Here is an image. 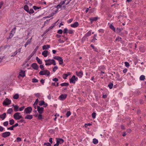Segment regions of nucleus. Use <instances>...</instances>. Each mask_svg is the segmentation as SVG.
I'll return each instance as SVG.
<instances>
[{
    "mask_svg": "<svg viewBox=\"0 0 146 146\" xmlns=\"http://www.w3.org/2000/svg\"><path fill=\"white\" fill-rule=\"evenodd\" d=\"M40 75H47L49 76L50 74V72L49 71L47 70H43L42 71H41L39 73Z\"/></svg>",
    "mask_w": 146,
    "mask_h": 146,
    "instance_id": "f03ea898",
    "label": "nucleus"
},
{
    "mask_svg": "<svg viewBox=\"0 0 146 146\" xmlns=\"http://www.w3.org/2000/svg\"><path fill=\"white\" fill-rule=\"evenodd\" d=\"M76 74L77 76L80 78H81L83 75V73L82 70H80L79 72L76 71Z\"/></svg>",
    "mask_w": 146,
    "mask_h": 146,
    "instance_id": "ddd939ff",
    "label": "nucleus"
},
{
    "mask_svg": "<svg viewBox=\"0 0 146 146\" xmlns=\"http://www.w3.org/2000/svg\"><path fill=\"white\" fill-rule=\"evenodd\" d=\"M56 143L54 144V146H58L59 144H62L63 143L64 140L63 139L60 138H56Z\"/></svg>",
    "mask_w": 146,
    "mask_h": 146,
    "instance_id": "20e7f679",
    "label": "nucleus"
},
{
    "mask_svg": "<svg viewBox=\"0 0 146 146\" xmlns=\"http://www.w3.org/2000/svg\"><path fill=\"white\" fill-rule=\"evenodd\" d=\"M13 111V110L12 108H9L7 110V113L11 114Z\"/></svg>",
    "mask_w": 146,
    "mask_h": 146,
    "instance_id": "cd10ccee",
    "label": "nucleus"
},
{
    "mask_svg": "<svg viewBox=\"0 0 146 146\" xmlns=\"http://www.w3.org/2000/svg\"><path fill=\"white\" fill-rule=\"evenodd\" d=\"M109 27L110 29L113 30L114 32L115 31V29L112 24H110L109 26Z\"/></svg>",
    "mask_w": 146,
    "mask_h": 146,
    "instance_id": "c756f323",
    "label": "nucleus"
},
{
    "mask_svg": "<svg viewBox=\"0 0 146 146\" xmlns=\"http://www.w3.org/2000/svg\"><path fill=\"white\" fill-rule=\"evenodd\" d=\"M139 79L141 80H143L145 79V76L144 75H141L140 76Z\"/></svg>",
    "mask_w": 146,
    "mask_h": 146,
    "instance_id": "473e14b6",
    "label": "nucleus"
},
{
    "mask_svg": "<svg viewBox=\"0 0 146 146\" xmlns=\"http://www.w3.org/2000/svg\"><path fill=\"white\" fill-rule=\"evenodd\" d=\"M19 107L17 105H15L14 106V110L15 111H17L18 110Z\"/></svg>",
    "mask_w": 146,
    "mask_h": 146,
    "instance_id": "a878e982",
    "label": "nucleus"
},
{
    "mask_svg": "<svg viewBox=\"0 0 146 146\" xmlns=\"http://www.w3.org/2000/svg\"><path fill=\"white\" fill-rule=\"evenodd\" d=\"M28 13L30 14H32L34 13V11L33 9H31L29 10V12Z\"/></svg>",
    "mask_w": 146,
    "mask_h": 146,
    "instance_id": "58836bf2",
    "label": "nucleus"
},
{
    "mask_svg": "<svg viewBox=\"0 0 146 146\" xmlns=\"http://www.w3.org/2000/svg\"><path fill=\"white\" fill-rule=\"evenodd\" d=\"M8 124V121H6L5 122L3 123V125L4 126H7Z\"/></svg>",
    "mask_w": 146,
    "mask_h": 146,
    "instance_id": "49530a36",
    "label": "nucleus"
},
{
    "mask_svg": "<svg viewBox=\"0 0 146 146\" xmlns=\"http://www.w3.org/2000/svg\"><path fill=\"white\" fill-rule=\"evenodd\" d=\"M11 103V100L7 98H6L3 101V105L7 106L10 104Z\"/></svg>",
    "mask_w": 146,
    "mask_h": 146,
    "instance_id": "6e6552de",
    "label": "nucleus"
},
{
    "mask_svg": "<svg viewBox=\"0 0 146 146\" xmlns=\"http://www.w3.org/2000/svg\"><path fill=\"white\" fill-rule=\"evenodd\" d=\"M48 51L47 50H44L42 52V55L44 57H46L48 55Z\"/></svg>",
    "mask_w": 146,
    "mask_h": 146,
    "instance_id": "f3484780",
    "label": "nucleus"
},
{
    "mask_svg": "<svg viewBox=\"0 0 146 146\" xmlns=\"http://www.w3.org/2000/svg\"><path fill=\"white\" fill-rule=\"evenodd\" d=\"M14 118L16 120H19L23 118L22 117L21 115V113L19 112H17L13 115Z\"/></svg>",
    "mask_w": 146,
    "mask_h": 146,
    "instance_id": "7ed1b4c3",
    "label": "nucleus"
},
{
    "mask_svg": "<svg viewBox=\"0 0 146 146\" xmlns=\"http://www.w3.org/2000/svg\"><path fill=\"white\" fill-rule=\"evenodd\" d=\"M32 82H38V80L36 78H33L32 79Z\"/></svg>",
    "mask_w": 146,
    "mask_h": 146,
    "instance_id": "37998d69",
    "label": "nucleus"
},
{
    "mask_svg": "<svg viewBox=\"0 0 146 146\" xmlns=\"http://www.w3.org/2000/svg\"><path fill=\"white\" fill-rule=\"evenodd\" d=\"M78 79V78H76L75 76H73L72 77L70 80V83L75 84V83L76 81Z\"/></svg>",
    "mask_w": 146,
    "mask_h": 146,
    "instance_id": "0eeeda50",
    "label": "nucleus"
},
{
    "mask_svg": "<svg viewBox=\"0 0 146 146\" xmlns=\"http://www.w3.org/2000/svg\"><path fill=\"white\" fill-rule=\"evenodd\" d=\"M71 114V113L70 111H68L66 113V115L67 117H69Z\"/></svg>",
    "mask_w": 146,
    "mask_h": 146,
    "instance_id": "a18cd8bd",
    "label": "nucleus"
},
{
    "mask_svg": "<svg viewBox=\"0 0 146 146\" xmlns=\"http://www.w3.org/2000/svg\"><path fill=\"white\" fill-rule=\"evenodd\" d=\"M19 76L24 77L25 76V72L22 70H21L19 73Z\"/></svg>",
    "mask_w": 146,
    "mask_h": 146,
    "instance_id": "dca6fc26",
    "label": "nucleus"
},
{
    "mask_svg": "<svg viewBox=\"0 0 146 146\" xmlns=\"http://www.w3.org/2000/svg\"><path fill=\"white\" fill-rule=\"evenodd\" d=\"M18 52H17V51H15V52H14V55H12L11 56V57H13L15 56L17 54Z\"/></svg>",
    "mask_w": 146,
    "mask_h": 146,
    "instance_id": "13d9d810",
    "label": "nucleus"
},
{
    "mask_svg": "<svg viewBox=\"0 0 146 146\" xmlns=\"http://www.w3.org/2000/svg\"><path fill=\"white\" fill-rule=\"evenodd\" d=\"M32 39V38H31L30 39H28L27 42H26V43L25 44V47H26L31 42V40Z\"/></svg>",
    "mask_w": 146,
    "mask_h": 146,
    "instance_id": "412c9836",
    "label": "nucleus"
},
{
    "mask_svg": "<svg viewBox=\"0 0 146 146\" xmlns=\"http://www.w3.org/2000/svg\"><path fill=\"white\" fill-rule=\"evenodd\" d=\"M50 47V46L49 45H44L42 46V49L43 50L48 49Z\"/></svg>",
    "mask_w": 146,
    "mask_h": 146,
    "instance_id": "6ab92c4d",
    "label": "nucleus"
},
{
    "mask_svg": "<svg viewBox=\"0 0 146 146\" xmlns=\"http://www.w3.org/2000/svg\"><path fill=\"white\" fill-rule=\"evenodd\" d=\"M40 68L42 70H44V66L43 65H40Z\"/></svg>",
    "mask_w": 146,
    "mask_h": 146,
    "instance_id": "864d4df0",
    "label": "nucleus"
},
{
    "mask_svg": "<svg viewBox=\"0 0 146 146\" xmlns=\"http://www.w3.org/2000/svg\"><path fill=\"white\" fill-rule=\"evenodd\" d=\"M67 95L66 94H62L59 97V99L61 100H63L66 98Z\"/></svg>",
    "mask_w": 146,
    "mask_h": 146,
    "instance_id": "f8f14e48",
    "label": "nucleus"
},
{
    "mask_svg": "<svg viewBox=\"0 0 146 146\" xmlns=\"http://www.w3.org/2000/svg\"><path fill=\"white\" fill-rule=\"evenodd\" d=\"M45 62L46 63L45 65L46 66L50 65L53 64L54 65H56L55 61L54 59H48L45 60Z\"/></svg>",
    "mask_w": 146,
    "mask_h": 146,
    "instance_id": "f257e3e1",
    "label": "nucleus"
},
{
    "mask_svg": "<svg viewBox=\"0 0 146 146\" xmlns=\"http://www.w3.org/2000/svg\"><path fill=\"white\" fill-rule=\"evenodd\" d=\"M40 82H41V83L42 84H44V80H43V79H42L40 80Z\"/></svg>",
    "mask_w": 146,
    "mask_h": 146,
    "instance_id": "774afa93",
    "label": "nucleus"
},
{
    "mask_svg": "<svg viewBox=\"0 0 146 146\" xmlns=\"http://www.w3.org/2000/svg\"><path fill=\"white\" fill-rule=\"evenodd\" d=\"M73 21V19H71L67 21V22L68 23H70Z\"/></svg>",
    "mask_w": 146,
    "mask_h": 146,
    "instance_id": "4d7b16f0",
    "label": "nucleus"
},
{
    "mask_svg": "<svg viewBox=\"0 0 146 146\" xmlns=\"http://www.w3.org/2000/svg\"><path fill=\"white\" fill-rule=\"evenodd\" d=\"M58 41L60 43H63L64 42V41L63 40H61V39H60Z\"/></svg>",
    "mask_w": 146,
    "mask_h": 146,
    "instance_id": "338daca9",
    "label": "nucleus"
},
{
    "mask_svg": "<svg viewBox=\"0 0 146 146\" xmlns=\"http://www.w3.org/2000/svg\"><path fill=\"white\" fill-rule=\"evenodd\" d=\"M3 4V3L2 2H0V9H1V8Z\"/></svg>",
    "mask_w": 146,
    "mask_h": 146,
    "instance_id": "69168bd1",
    "label": "nucleus"
},
{
    "mask_svg": "<svg viewBox=\"0 0 146 146\" xmlns=\"http://www.w3.org/2000/svg\"><path fill=\"white\" fill-rule=\"evenodd\" d=\"M18 126V124L17 123H16L14 125H12V127H13V128L14 127H17Z\"/></svg>",
    "mask_w": 146,
    "mask_h": 146,
    "instance_id": "0e129e2a",
    "label": "nucleus"
},
{
    "mask_svg": "<svg viewBox=\"0 0 146 146\" xmlns=\"http://www.w3.org/2000/svg\"><path fill=\"white\" fill-rule=\"evenodd\" d=\"M63 31L61 29H60L58 30V33L59 34H62V33Z\"/></svg>",
    "mask_w": 146,
    "mask_h": 146,
    "instance_id": "8fccbe9b",
    "label": "nucleus"
},
{
    "mask_svg": "<svg viewBox=\"0 0 146 146\" xmlns=\"http://www.w3.org/2000/svg\"><path fill=\"white\" fill-rule=\"evenodd\" d=\"M125 65L127 68H128L129 66V64L127 62H125Z\"/></svg>",
    "mask_w": 146,
    "mask_h": 146,
    "instance_id": "a19ab883",
    "label": "nucleus"
},
{
    "mask_svg": "<svg viewBox=\"0 0 146 146\" xmlns=\"http://www.w3.org/2000/svg\"><path fill=\"white\" fill-rule=\"evenodd\" d=\"M19 121L21 123H25V121L23 119H21Z\"/></svg>",
    "mask_w": 146,
    "mask_h": 146,
    "instance_id": "680f3d73",
    "label": "nucleus"
},
{
    "mask_svg": "<svg viewBox=\"0 0 146 146\" xmlns=\"http://www.w3.org/2000/svg\"><path fill=\"white\" fill-rule=\"evenodd\" d=\"M21 141V138L18 137H17V142H19L20 141Z\"/></svg>",
    "mask_w": 146,
    "mask_h": 146,
    "instance_id": "5fc2aeb1",
    "label": "nucleus"
},
{
    "mask_svg": "<svg viewBox=\"0 0 146 146\" xmlns=\"http://www.w3.org/2000/svg\"><path fill=\"white\" fill-rule=\"evenodd\" d=\"M62 5H61L60 3H59V4L57 5L56 7H55V8H56L57 9L55 10L54 12H52V13L51 14V16H52L54 15V14H56L58 11V10L59 8H60L61 9H62Z\"/></svg>",
    "mask_w": 146,
    "mask_h": 146,
    "instance_id": "423d86ee",
    "label": "nucleus"
},
{
    "mask_svg": "<svg viewBox=\"0 0 146 146\" xmlns=\"http://www.w3.org/2000/svg\"><path fill=\"white\" fill-rule=\"evenodd\" d=\"M36 60L38 64H42V61L38 57H36Z\"/></svg>",
    "mask_w": 146,
    "mask_h": 146,
    "instance_id": "5701e85b",
    "label": "nucleus"
},
{
    "mask_svg": "<svg viewBox=\"0 0 146 146\" xmlns=\"http://www.w3.org/2000/svg\"><path fill=\"white\" fill-rule=\"evenodd\" d=\"M92 116L93 118H95L96 116V113L95 112H93L92 114Z\"/></svg>",
    "mask_w": 146,
    "mask_h": 146,
    "instance_id": "79ce46f5",
    "label": "nucleus"
},
{
    "mask_svg": "<svg viewBox=\"0 0 146 146\" xmlns=\"http://www.w3.org/2000/svg\"><path fill=\"white\" fill-rule=\"evenodd\" d=\"M74 31H73L72 29H70L68 31V32L70 34H72Z\"/></svg>",
    "mask_w": 146,
    "mask_h": 146,
    "instance_id": "603ef678",
    "label": "nucleus"
},
{
    "mask_svg": "<svg viewBox=\"0 0 146 146\" xmlns=\"http://www.w3.org/2000/svg\"><path fill=\"white\" fill-rule=\"evenodd\" d=\"M91 32L90 31H89L85 34V36L86 37H87L90 36L91 35Z\"/></svg>",
    "mask_w": 146,
    "mask_h": 146,
    "instance_id": "7c9ffc66",
    "label": "nucleus"
},
{
    "mask_svg": "<svg viewBox=\"0 0 146 146\" xmlns=\"http://www.w3.org/2000/svg\"><path fill=\"white\" fill-rule=\"evenodd\" d=\"M10 133L9 132H6L2 133L3 137L5 138L9 136L10 135Z\"/></svg>",
    "mask_w": 146,
    "mask_h": 146,
    "instance_id": "9b49d317",
    "label": "nucleus"
},
{
    "mask_svg": "<svg viewBox=\"0 0 146 146\" xmlns=\"http://www.w3.org/2000/svg\"><path fill=\"white\" fill-rule=\"evenodd\" d=\"M9 124L11 125L14 124V121L13 119H11L9 121Z\"/></svg>",
    "mask_w": 146,
    "mask_h": 146,
    "instance_id": "2f4dec72",
    "label": "nucleus"
},
{
    "mask_svg": "<svg viewBox=\"0 0 146 146\" xmlns=\"http://www.w3.org/2000/svg\"><path fill=\"white\" fill-rule=\"evenodd\" d=\"M33 118V116L32 115H27L25 117V119H31Z\"/></svg>",
    "mask_w": 146,
    "mask_h": 146,
    "instance_id": "aec40b11",
    "label": "nucleus"
},
{
    "mask_svg": "<svg viewBox=\"0 0 146 146\" xmlns=\"http://www.w3.org/2000/svg\"><path fill=\"white\" fill-rule=\"evenodd\" d=\"M98 31L99 33H104V30L102 29H100L98 30Z\"/></svg>",
    "mask_w": 146,
    "mask_h": 146,
    "instance_id": "6e6d98bb",
    "label": "nucleus"
},
{
    "mask_svg": "<svg viewBox=\"0 0 146 146\" xmlns=\"http://www.w3.org/2000/svg\"><path fill=\"white\" fill-rule=\"evenodd\" d=\"M6 116V113H4L3 114L0 115V118L2 119V120H4Z\"/></svg>",
    "mask_w": 146,
    "mask_h": 146,
    "instance_id": "a211bd4d",
    "label": "nucleus"
},
{
    "mask_svg": "<svg viewBox=\"0 0 146 146\" xmlns=\"http://www.w3.org/2000/svg\"><path fill=\"white\" fill-rule=\"evenodd\" d=\"M37 119L39 120H41L42 119V115L41 114H39L37 116Z\"/></svg>",
    "mask_w": 146,
    "mask_h": 146,
    "instance_id": "72a5a7b5",
    "label": "nucleus"
},
{
    "mask_svg": "<svg viewBox=\"0 0 146 146\" xmlns=\"http://www.w3.org/2000/svg\"><path fill=\"white\" fill-rule=\"evenodd\" d=\"M24 10L26 11L27 12H29V9L28 8V6L27 5H25L24 6Z\"/></svg>",
    "mask_w": 146,
    "mask_h": 146,
    "instance_id": "393cba45",
    "label": "nucleus"
},
{
    "mask_svg": "<svg viewBox=\"0 0 146 146\" xmlns=\"http://www.w3.org/2000/svg\"><path fill=\"white\" fill-rule=\"evenodd\" d=\"M19 96L18 94H16L13 96V98L14 99H17L19 98Z\"/></svg>",
    "mask_w": 146,
    "mask_h": 146,
    "instance_id": "b1692460",
    "label": "nucleus"
},
{
    "mask_svg": "<svg viewBox=\"0 0 146 146\" xmlns=\"http://www.w3.org/2000/svg\"><path fill=\"white\" fill-rule=\"evenodd\" d=\"M16 27H14L13 29L11 31V32L10 33L11 34H12V33L13 32V33H14L15 32V30H16Z\"/></svg>",
    "mask_w": 146,
    "mask_h": 146,
    "instance_id": "ea45409f",
    "label": "nucleus"
},
{
    "mask_svg": "<svg viewBox=\"0 0 146 146\" xmlns=\"http://www.w3.org/2000/svg\"><path fill=\"white\" fill-rule=\"evenodd\" d=\"M54 58L58 60L59 62V64L60 65L62 64L63 63V60L61 57L58 56H56L54 57Z\"/></svg>",
    "mask_w": 146,
    "mask_h": 146,
    "instance_id": "39448f33",
    "label": "nucleus"
},
{
    "mask_svg": "<svg viewBox=\"0 0 146 146\" xmlns=\"http://www.w3.org/2000/svg\"><path fill=\"white\" fill-rule=\"evenodd\" d=\"M121 37H117L115 39V41H120L121 40Z\"/></svg>",
    "mask_w": 146,
    "mask_h": 146,
    "instance_id": "09e8293b",
    "label": "nucleus"
},
{
    "mask_svg": "<svg viewBox=\"0 0 146 146\" xmlns=\"http://www.w3.org/2000/svg\"><path fill=\"white\" fill-rule=\"evenodd\" d=\"M7 129L13 130V127H12V126L10 127H9L7 128Z\"/></svg>",
    "mask_w": 146,
    "mask_h": 146,
    "instance_id": "052dcab7",
    "label": "nucleus"
},
{
    "mask_svg": "<svg viewBox=\"0 0 146 146\" xmlns=\"http://www.w3.org/2000/svg\"><path fill=\"white\" fill-rule=\"evenodd\" d=\"M58 68L57 66H55L53 68V71L54 72H55L58 69Z\"/></svg>",
    "mask_w": 146,
    "mask_h": 146,
    "instance_id": "c9c22d12",
    "label": "nucleus"
},
{
    "mask_svg": "<svg viewBox=\"0 0 146 146\" xmlns=\"http://www.w3.org/2000/svg\"><path fill=\"white\" fill-rule=\"evenodd\" d=\"M68 75L66 74H64L63 75L62 77L64 79H66Z\"/></svg>",
    "mask_w": 146,
    "mask_h": 146,
    "instance_id": "4c0bfd02",
    "label": "nucleus"
},
{
    "mask_svg": "<svg viewBox=\"0 0 146 146\" xmlns=\"http://www.w3.org/2000/svg\"><path fill=\"white\" fill-rule=\"evenodd\" d=\"M44 103V102L43 101H40L39 103V105L40 106H42Z\"/></svg>",
    "mask_w": 146,
    "mask_h": 146,
    "instance_id": "f704fd0d",
    "label": "nucleus"
},
{
    "mask_svg": "<svg viewBox=\"0 0 146 146\" xmlns=\"http://www.w3.org/2000/svg\"><path fill=\"white\" fill-rule=\"evenodd\" d=\"M32 67L34 69L37 70L38 68V66L36 63H33L32 65Z\"/></svg>",
    "mask_w": 146,
    "mask_h": 146,
    "instance_id": "4468645a",
    "label": "nucleus"
},
{
    "mask_svg": "<svg viewBox=\"0 0 146 146\" xmlns=\"http://www.w3.org/2000/svg\"><path fill=\"white\" fill-rule=\"evenodd\" d=\"M79 25L78 22H75L73 24L71 25L70 26L73 28H76Z\"/></svg>",
    "mask_w": 146,
    "mask_h": 146,
    "instance_id": "2eb2a0df",
    "label": "nucleus"
},
{
    "mask_svg": "<svg viewBox=\"0 0 146 146\" xmlns=\"http://www.w3.org/2000/svg\"><path fill=\"white\" fill-rule=\"evenodd\" d=\"M44 145H46L47 146H51V144L48 142L45 143L44 144Z\"/></svg>",
    "mask_w": 146,
    "mask_h": 146,
    "instance_id": "c03bdc74",
    "label": "nucleus"
},
{
    "mask_svg": "<svg viewBox=\"0 0 146 146\" xmlns=\"http://www.w3.org/2000/svg\"><path fill=\"white\" fill-rule=\"evenodd\" d=\"M37 110L39 114H41L43 112L44 108L43 107H40L38 106H37Z\"/></svg>",
    "mask_w": 146,
    "mask_h": 146,
    "instance_id": "9d476101",
    "label": "nucleus"
},
{
    "mask_svg": "<svg viewBox=\"0 0 146 146\" xmlns=\"http://www.w3.org/2000/svg\"><path fill=\"white\" fill-rule=\"evenodd\" d=\"M68 85H69V84L68 83H66V82L62 83L60 84V85L62 86H68Z\"/></svg>",
    "mask_w": 146,
    "mask_h": 146,
    "instance_id": "bb28decb",
    "label": "nucleus"
},
{
    "mask_svg": "<svg viewBox=\"0 0 146 146\" xmlns=\"http://www.w3.org/2000/svg\"><path fill=\"white\" fill-rule=\"evenodd\" d=\"M113 86V84L111 83H110L108 85V86L110 89H111L112 88Z\"/></svg>",
    "mask_w": 146,
    "mask_h": 146,
    "instance_id": "e433bc0d",
    "label": "nucleus"
},
{
    "mask_svg": "<svg viewBox=\"0 0 146 146\" xmlns=\"http://www.w3.org/2000/svg\"><path fill=\"white\" fill-rule=\"evenodd\" d=\"M93 142L94 144H96L98 143V141L97 139L94 138L93 139Z\"/></svg>",
    "mask_w": 146,
    "mask_h": 146,
    "instance_id": "c85d7f7f",
    "label": "nucleus"
},
{
    "mask_svg": "<svg viewBox=\"0 0 146 146\" xmlns=\"http://www.w3.org/2000/svg\"><path fill=\"white\" fill-rule=\"evenodd\" d=\"M33 8L34 10H36V9H39V8L38 7L35 6H34L33 7Z\"/></svg>",
    "mask_w": 146,
    "mask_h": 146,
    "instance_id": "bf43d9fd",
    "label": "nucleus"
},
{
    "mask_svg": "<svg viewBox=\"0 0 146 146\" xmlns=\"http://www.w3.org/2000/svg\"><path fill=\"white\" fill-rule=\"evenodd\" d=\"M24 108V106L21 107V108H20L19 109V110L20 111H21L23 110Z\"/></svg>",
    "mask_w": 146,
    "mask_h": 146,
    "instance_id": "e2e57ef3",
    "label": "nucleus"
},
{
    "mask_svg": "<svg viewBox=\"0 0 146 146\" xmlns=\"http://www.w3.org/2000/svg\"><path fill=\"white\" fill-rule=\"evenodd\" d=\"M68 31V30L67 28H65L64 29L63 33H67Z\"/></svg>",
    "mask_w": 146,
    "mask_h": 146,
    "instance_id": "de8ad7c7",
    "label": "nucleus"
},
{
    "mask_svg": "<svg viewBox=\"0 0 146 146\" xmlns=\"http://www.w3.org/2000/svg\"><path fill=\"white\" fill-rule=\"evenodd\" d=\"M98 19V17H95L90 18V20L91 21V22L92 23L93 21L97 20Z\"/></svg>",
    "mask_w": 146,
    "mask_h": 146,
    "instance_id": "4be33fe9",
    "label": "nucleus"
},
{
    "mask_svg": "<svg viewBox=\"0 0 146 146\" xmlns=\"http://www.w3.org/2000/svg\"><path fill=\"white\" fill-rule=\"evenodd\" d=\"M32 111V108L30 107L26 108L24 111V113L25 114L29 113Z\"/></svg>",
    "mask_w": 146,
    "mask_h": 146,
    "instance_id": "1a4fd4ad",
    "label": "nucleus"
},
{
    "mask_svg": "<svg viewBox=\"0 0 146 146\" xmlns=\"http://www.w3.org/2000/svg\"><path fill=\"white\" fill-rule=\"evenodd\" d=\"M66 1V0H64L63 1H61L60 3L62 5L65 3Z\"/></svg>",
    "mask_w": 146,
    "mask_h": 146,
    "instance_id": "3c124183",
    "label": "nucleus"
}]
</instances>
